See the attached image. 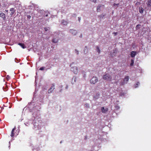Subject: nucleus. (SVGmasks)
Masks as SVG:
<instances>
[{
    "label": "nucleus",
    "mask_w": 151,
    "mask_h": 151,
    "mask_svg": "<svg viewBox=\"0 0 151 151\" xmlns=\"http://www.w3.org/2000/svg\"><path fill=\"white\" fill-rule=\"evenodd\" d=\"M103 78L104 80L111 81L112 80V77L110 76L108 74H106L103 76Z\"/></svg>",
    "instance_id": "obj_1"
},
{
    "label": "nucleus",
    "mask_w": 151,
    "mask_h": 151,
    "mask_svg": "<svg viewBox=\"0 0 151 151\" xmlns=\"http://www.w3.org/2000/svg\"><path fill=\"white\" fill-rule=\"evenodd\" d=\"M98 81V78L96 77H93L90 80V82L91 84H94Z\"/></svg>",
    "instance_id": "obj_2"
},
{
    "label": "nucleus",
    "mask_w": 151,
    "mask_h": 151,
    "mask_svg": "<svg viewBox=\"0 0 151 151\" xmlns=\"http://www.w3.org/2000/svg\"><path fill=\"white\" fill-rule=\"evenodd\" d=\"M71 70L75 74H77L78 71V68L76 67H72L71 68Z\"/></svg>",
    "instance_id": "obj_3"
},
{
    "label": "nucleus",
    "mask_w": 151,
    "mask_h": 151,
    "mask_svg": "<svg viewBox=\"0 0 151 151\" xmlns=\"http://www.w3.org/2000/svg\"><path fill=\"white\" fill-rule=\"evenodd\" d=\"M55 89V85L54 84H53L51 88L48 91V93H52Z\"/></svg>",
    "instance_id": "obj_4"
},
{
    "label": "nucleus",
    "mask_w": 151,
    "mask_h": 151,
    "mask_svg": "<svg viewBox=\"0 0 151 151\" xmlns=\"http://www.w3.org/2000/svg\"><path fill=\"white\" fill-rule=\"evenodd\" d=\"M129 80V77L128 76H126L124 79V82H121L120 84L121 85H123L125 83H127V82Z\"/></svg>",
    "instance_id": "obj_5"
},
{
    "label": "nucleus",
    "mask_w": 151,
    "mask_h": 151,
    "mask_svg": "<svg viewBox=\"0 0 151 151\" xmlns=\"http://www.w3.org/2000/svg\"><path fill=\"white\" fill-rule=\"evenodd\" d=\"M0 17H1L4 20H5L6 19L5 14L3 12H0Z\"/></svg>",
    "instance_id": "obj_6"
},
{
    "label": "nucleus",
    "mask_w": 151,
    "mask_h": 151,
    "mask_svg": "<svg viewBox=\"0 0 151 151\" xmlns=\"http://www.w3.org/2000/svg\"><path fill=\"white\" fill-rule=\"evenodd\" d=\"M10 11H11L10 15L12 16L15 12L16 10L14 8H11L10 9Z\"/></svg>",
    "instance_id": "obj_7"
},
{
    "label": "nucleus",
    "mask_w": 151,
    "mask_h": 151,
    "mask_svg": "<svg viewBox=\"0 0 151 151\" xmlns=\"http://www.w3.org/2000/svg\"><path fill=\"white\" fill-rule=\"evenodd\" d=\"M70 32H71L73 35H75L77 34V31L76 30H73V29H70Z\"/></svg>",
    "instance_id": "obj_8"
},
{
    "label": "nucleus",
    "mask_w": 151,
    "mask_h": 151,
    "mask_svg": "<svg viewBox=\"0 0 151 151\" xmlns=\"http://www.w3.org/2000/svg\"><path fill=\"white\" fill-rule=\"evenodd\" d=\"M101 110L102 113H105L108 111V109L106 108L105 109L104 107H102L101 109Z\"/></svg>",
    "instance_id": "obj_9"
},
{
    "label": "nucleus",
    "mask_w": 151,
    "mask_h": 151,
    "mask_svg": "<svg viewBox=\"0 0 151 151\" xmlns=\"http://www.w3.org/2000/svg\"><path fill=\"white\" fill-rule=\"evenodd\" d=\"M136 52L135 51H132L131 52L130 55L132 57H134L135 56Z\"/></svg>",
    "instance_id": "obj_10"
},
{
    "label": "nucleus",
    "mask_w": 151,
    "mask_h": 151,
    "mask_svg": "<svg viewBox=\"0 0 151 151\" xmlns=\"http://www.w3.org/2000/svg\"><path fill=\"white\" fill-rule=\"evenodd\" d=\"M3 89L4 91H6L8 89V87L7 85L5 84V86L3 87Z\"/></svg>",
    "instance_id": "obj_11"
},
{
    "label": "nucleus",
    "mask_w": 151,
    "mask_h": 151,
    "mask_svg": "<svg viewBox=\"0 0 151 151\" xmlns=\"http://www.w3.org/2000/svg\"><path fill=\"white\" fill-rule=\"evenodd\" d=\"M15 127L14 128H13L11 134V136L12 137H14V131L15 129Z\"/></svg>",
    "instance_id": "obj_12"
},
{
    "label": "nucleus",
    "mask_w": 151,
    "mask_h": 151,
    "mask_svg": "<svg viewBox=\"0 0 151 151\" xmlns=\"http://www.w3.org/2000/svg\"><path fill=\"white\" fill-rule=\"evenodd\" d=\"M18 45L22 47L23 48H26V47L25 46L24 44L23 43H19L18 44Z\"/></svg>",
    "instance_id": "obj_13"
},
{
    "label": "nucleus",
    "mask_w": 151,
    "mask_h": 151,
    "mask_svg": "<svg viewBox=\"0 0 151 151\" xmlns=\"http://www.w3.org/2000/svg\"><path fill=\"white\" fill-rule=\"evenodd\" d=\"M144 10L142 7H139V11L140 13H142Z\"/></svg>",
    "instance_id": "obj_14"
},
{
    "label": "nucleus",
    "mask_w": 151,
    "mask_h": 151,
    "mask_svg": "<svg viewBox=\"0 0 151 151\" xmlns=\"http://www.w3.org/2000/svg\"><path fill=\"white\" fill-rule=\"evenodd\" d=\"M106 15V14H101V15H100L99 16V17L101 18H103L104 17H105V16Z\"/></svg>",
    "instance_id": "obj_15"
},
{
    "label": "nucleus",
    "mask_w": 151,
    "mask_h": 151,
    "mask_svg": "<svg viewBox=\"0 0 151 151\" xmlns=\"http://www.w3.org/2000/svg\"><path fill=\"white\" fill-rule=\"evenodd\" d=\"M147 5L148 6H151V0H149L148 1Z\"/></svg>",
    "instance_id": "obj_16"
},
{
    "label": "nucleus",
    "mask_w": 151,
    "mask_h": 151,
    "mask_svg": "<svg viewBox=\"0 0 151 151\" xmlns=\"http://www.w3.org/2000/svg\"><path fill=\"white\" fill-rule=\"evenodd\" d=\"M101 6L100 5H99L97 9V12H99L100 11V7Z\"/></svg>",
    "instance_id": "obj_17"
},
{
    "label": "nucleus",
    "mask_w": 151,
    "mask_h": 151,
    "mask_svg": "<svg viewBox=\"0 0 151 151\" xmlns=\"http://www.w3.org/2000/svg\"><path fill=\"white\" fill-rule=\"evenodd\" d=\"M134 63V60H133L132 59L131 60V63L130 64V66H133Z\"/></svg>",
    "instance_id": "obj_18"
},
{
    "label": "nucleus",
    "mask_w": 151,
    "mask_h": 151,
    "mask_svg": "<svg viewBox=\"0 0 151 151\" xmlns=\"http://www.w3.org/2000/svg\"><path fill=\"white\" fill-rule=\"evenodd\" d=\"M52 42L54 43H56L57 42H58V40H56V39H53L52 40Z\"/></svg>",
    "instance_id": "obj_19"
},
{
    "label": "nucleus",
    "mask_w": 151,
    "mask_h": 151,
    "mask_svg": "<svg viewBox=\"0 0 151 151\" xmlns=\"http://www.w3.org/2000/svg\"><path fill=\"white\" fill-rule=\"evenodd\" d=\"M96 49H97L98 52L99 53H100V50L99 49V47L98 46H96Z\"/></svg>",
    "instance_id": "obj_20"
},
{
    "label": "nucleus",
    "mask_w": 151,
    "mask_h": 151,
    "mask_svg": "<svg viewBox=\"0 0 151 151\" xmlns=\"http://www.w3.org/2000/svg\"><path fill=\"white\" fill-rule=\"evenodd\" d=\"M50 28L49 27H45L44 29L45 31H47Z\"/></svg>",
    "instance_id": "obj_21"
},
{
    "label": "nucleus",
    "mask_w": 151,
    "mask_h": 151,
    "mask_svg": "<svg viewBox=\"0 0 151 151\" xmlns=\"http://www.w3.org/2000/svg\"><path fill=\"white\" fill-rule=\"evenodd\" d=\"M27 18L28 19H30L31 18V16L29 15H27Z\"/></svg>",
    "instance_id": "obj_22"
},
{
    "label": "nucleus",
    "mask_w": 151,
    "mask_h": 151,
    "mask_svg": "<svg viewBox=\"0 0 151 151\" xmlns=\"http://www.w3.org/2000/svg\"><path fill=\"white\" fill-rule=\"evenodd\" d=\"M139 82H137V83H136V85H135V88H137V87L138 86V85H139Z\"/></svg>",
    "instance_id": "obj_23"
},
{
    "label": "nucleus",
    "mask_w": 151,
    "mask_h": 151,
    "mask_svg": "<svg viewBox=\"0 0 151 151\" xmlns=\"http://www.w3.org/2000/svg\"><path fill=\"white\" fill-rule=\"evenodd\" d=\"M76 78L75 77H73L72 78V81H73V80H74V82L76 81Z\"/></svg>",
    "instance_id": "obj_24"
},
{
    "label": "nucleus",
    "mask_w": 151,
    "mask_h": 151,
    "mask_svg": "<svg viewBox=\"0 0 151 151\" xmlns=\"http://www.w3.org/2000/svg\"><path fill=\"white\" fill-rule=\"evenodd\" d=\"M44 67H41L40 68V69H39V70H43L44 69Z\"/></svg>",
    "instance_id": "obj_25"
},
{
    "label": "nucleus",
    "mask_w": 151,
    "mask_h": 151,
    "mask_svg": "<svg viewBox=\"0 0 151 151\" xmlns=\"http://www.w3.org/2000/svg\"><path fill=\"white\" fill-rule=\"evenodd\" d=\"M140 26V25L139 24H137V25L136 26V28H139Z\"/></svg>",
    "instance_id": "obj_26"
},
{
    "label": "nucleus",
    "mask_w": 151,
    "mask_h": 151,
    "mask_svg": "<svg viewBox=\"0 0 151 151\" xmlns=\"http://www.w3.org/2000/svg\"><path fill=\"white\" fill-rule=\"evenodd\" d=\"M64 24H67V22H62Z\"/></svg>",
    "instance_id": "obj_27"
},
{
    "label": "nucleus",
    "mask_w": 151,
    "mask_h": 151,
    "mask_svg": "<svg viewBox=\"0 0 151 151\" xmlns=\"http://www.w3.org/2000/svg\"><path fill=\"white\" fill-rule=\"evenodd\" d=\"M6 78L8 80V79H9L10 78V76H9L7 75V76H6Z\"/></svg>",
    "instance_id": "obj_28"
},
{
    "label": "nucleus",
    "mask_w": 151,
    "mask_h": 151,
    "mask_svg": "<svg viewBox=\"0 0 151 151\" xmlns=\"http://www.w3.org/2000/svg\"><path fill=\"white\" fill-rule=\"evenodd\" d=\"M85 106L86 107H88L89 106V105L88 104H86L85 105Z\"/></svg>",
    "instance_id": "obj_29"
},
{
    "label": "nucleus",
    "mask_w": 151,
    "mask_h": 151,
    "mask_svg": "<svg viewBox=\"0 0 151 151\" xmlns=\"http://www.w3.org/2000/svg\"><path fill=\"white\" fill-rule=\"evenodd\" d=\"M115 107L117 109H118L119 108V107L118 106H116Z\"/></svg>",
    "instance_id": "obj_30"
},
{
    "label": "nucleus",
    "mask_w": 151,
    "mask_h": 151,
    "mask_svg": "<svg viewBox=\"0 0 151 151\" xmlns=\"http://www.w3.org/2000/svg\"><path fill=\"white\" fill-rule=\"evenodd\" d=\"M91 1L92 2H96V0H91Z\"/></svg>",
    "instance_id": "obj_31"
},
{
    "label": "nucleus",
    "mask_w": 151,
    "mask_h": 151,
    "mask_svg": "<svg viewBox=\"0 0 151 151\" xmlns=\"http://www.w3.org/2000/svg\"><path fill=\"white\" fill-rule=\"evenodd\" d=\"M113 34H114V35L115 36H116V35L117 34V32H114V33Z\"/></svg>",
    "instance_id": "obj_32"
},
{
    "label": "nucleus",
    "mask_w": 151,
    "mask_h": 151,
    "mask_svg": "<svg viewBox=\"0 0 151 151\" xmlns=\"http://www.w3.org/2000/svg\"><path fill=\"white\" fill-rule=\"evenodd\" d=\"M119 5V4H116L114 3V6H115V5H116L117 6H118V5Z\"/></svg>",
    "instance_id": "obj_33"
},
{
    "label": "nucleus",
    "mask_w": 151,
    "mask_h": 151,
    "mask_svg": "<svg viewBox=\"0 0 151 151\" xmlns=\"http://www.w3.org/2000/svg\"><path fill=\"white\" fill-rule=\"evenodd\" d=\"M76 53L77 54H78V51L77 50H76Z\"/></svg>",
    "instance_id": "obj_34"
},
{
    "label": "nucleus",
    "mask_w": 151,
    "mask_h": 151,
    "mask_svg": "<svg viewBox=\"0 0 151 151\" xmlns=\"http://www.w3.org/2000/svg\"><path fill=\"white\" fill-rule=\"evenodd\" d=\"M78 19L79 21L80 22V19H81L79 17H78Z\"/></svg>",
    "instance_id": "obj_35"
},
{
    "label": "nucleus",
    "mask_w": 151,
    "mask_h": 151,
    "mask_svg": "<svg viewBox=\"0 0 151 151\" xmlns=\"http://www.w3.org/2000/svg\"><path fill=\"white\" fill-rule=\"evenodd\" d=\"M68 88V86H66V89H67V88Z\"/></svg>",
    "instance_id": "obj_36"
},
{
    "label": "nucleus",
    "mask_w": 151,
    "mask_h": 151,
    "mask_svg": "<svg viewBox=\"0 0 151 151\" xmlns=\"http://www.w3.org/2000/svg\"><path fill=\"white\" fill-rule=\"evenodd\" d=\"M72 63L71 64H70V66H72Z\"/></svg>",
    "instance_id": "obj_37"
},
{
    "label": "nucleus",
    "mask_w": 151,
    "mask_h": 151,
    "mask_svg": "<svg viewBox=\"0 0 151 151\" xmlns=\"http://www.w3.org/2000/svg\"><path fill=\"white\" fill-rule=\"evenodd\" d=\"M5 11H6L7 12L8 11V10H6Z\"/></svg>",
    "instance_id": "obj_38"
},
{
    "label": "nucleus",
    "mask_w": 151,
    "mask_h": 151,
    "mask_svg": "<svg viewBox=\"0 0 151 151\" xmlns=\"http://www.w3.org/2000/svg\"><path fill=\"white\" fill-rule=\"evenodd\" d=\"M48 16V15L47 14H46V15H45V16L46 17H47Z\"/></svg>",
    "instance_id": "obj_39"
},
{
    "label": "nucleus",
    "mask_w": 151,
    "mask_h": 151,
    "mask_svg": "<svg viewBox=\"0 0 151 151\" xmlns=\"http://www.w3.org/2000/svg\"><path fill=\"white\" fill-rule=\"evenodd\" d=\"M3 81H4V79H3Z\"/></svg>",
    "instance_id": "obj_40"
},
{
    "label": "nucleus",
    "mask_w": 151,
    "mask_h": 151,
    "mask_svg": "<svg viewBox=\"0 0 151 151\" xmlns=\"http://www.w3.org/2000/svg\"><path fill=\"white\" fill-rule=\"evenodd\" d=\"M0 121H1V120L0 119Z\"/></svg>",
    "instance_id": "obj_41"
}]
</instances>
